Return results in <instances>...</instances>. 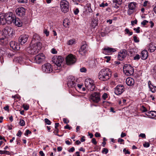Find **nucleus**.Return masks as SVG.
Returning <instances> with one entry per match:
<instances>
[{"label": "nucleus", "instance_id": "f257e3e1", "mask_svg": "<svg viewBox=\"0 0 156 156\" xmlns=\"http://www.w3.org/2000/svg\"><path fill=\"white\" fill-rule=\"evenodd\" d=\"M111 76L110 70L108 68H105L101 69L99 72L98 78L101 80L105 81L109 80Z\"/></svg>", "mask_w": 156, "mask_h": 156}, {"label": "nucleus", "instance_id": "f03ea898", "mask_svg": "<svg viewBox=\"0 0 156 156\" xmlns=\"http://www.w3.org/2000/svg\"><path fill=\"white\" fill-rule=\"evenodd\" d=\"M42 46L41 43L37 42L27 48L28 52L29 54L35 55L37 53L40 51Z\"/></svg>", "mask_w": 156, "mask_h": 156}, {"label": "nucleus", "instance_id": "7ed1b4c3", "mask_svg": "<svg viewBox=\"0 0 156 156\" xmlns=\"http://www.w3.org/2000/svg\"><path fill=\"white\" fill-rule=\"evenodd\" d=\"M63 58L61 56H55L52 58V61L55 63V69L58 72L62 67V64L63 61Z\"/></svg>", "mask_w": 156, "mask_h": 156}, {"label": "nucleus", "instance_id": "20e7f679", "mask_svg": "<svg viewBox=\"0 0 156 156\" xmlns=\"http://www.w3.org/2000/svg\"><path fill=\"white\" fill-rule=\"evenodd\" d=\"M123 70L125 74L128 76L133 75L134 72V69L129 64H126L124 66Z\"/></svg>", "mask_w": 156, "mask_h": 156}, {"label": "nucleus", "instance_id": "39448f33", "mask_svg": "<svg viewBox=\"0 0 156 156\" xmlns=\"http://www.w3.org/2000/svg\"><path fill=\"white\" fill-rule=\"evenodd\" d=\"M85 85L87 89L89 90L93 91L95 88L94 81L90 79L87 78L85 80Z\"/></svg>", "mask_w": 156, "mask_h": 156}, {"label": "nucleus", "instance_id": "423d86ee", "mask_svg": "<svg viewBox=\"0 0 156 156\" xmlns=\"http://www.w3.org/2000/svg\"><path fill=\"white\" fill-rule=\"evenodd\" d=\"M100 94L98 92H94L91 94L89 98L90 101L98 103L101 100Z\"/></svg>", "mask_w": 156, "mask_h": 156}, {"label": "nucleus", "instance_id": "0eeeda50", "mask_svg": "<svg viewBox=\"0 0 156 156\" xmlns=\"http://www.w3.org/2000/svg\"><path fill=\"white\" fill-rule=\"evenodd\" d=\"M60 6L62 11L64 13H66L69 11V4L67 1H61L60 2Z\"/></svg>", "mask_w": 156, "mask_h": 156}, {"label": "nucleus", "instance_id": "6e6552de", "mask_svg": "<svg viewBox=\"0 0 156 156\" xmlns=\"http://www.w3.org/2000/svg\"><path fill=\"white\" fill-rule=\"evenodd\" d=\"M6 23L10 24L13 23L15 16L11 12H9L5 14Z\"/></svg>", "mask_w": 156, "mask_h": 156}, {"label": "nucleus", "instance_id": "1a4fd4ad", "mask_svg": "<svg viewBox=\"0 0 156 156\" xmlns=\"http://www.w3.org/2000/svg\"><path fill=\"white\" fill-rule=\"evenodd\" d=\"M136 5V3L134 2H132L129 4L128 5V9L127 12L129 15H130L134 12Z\"/></svg>", "mask_w": 156, "mask_h": 156}, {"label": "nucleus", "instance_id": "9d476101", "mask_svg": "<svg viewBox=\"0 0 156 156\" xmlns=\"http://www.w3.org/2000/svg\"><path fill=\"white\" fill-rule=\"evenodd\" d=\"M44 55L43 53H40L36 56L34 58L35 62L40 63L44 61L45 59Z\"/></svg>", "mask_w": 156, "mask_h": 156}, {"label": "nucleus", "instance_id": "9b49d317", "mask_svg": "<svg viewBox=\"0 0 156 156\" xmlns=\"http://www.w3.org/2000/svg\"><path fill=\"white\" fill-rule=\"evenodd\" d=\"M42 69L43 72L47 73H50L52 71L51 64L48 63L43 65L42 66Z\"/></svg>", "mask_w": 156, "mask_h": 156}, {"label": "nucleus", "instance_id": "f8f14e48", "mask_svg": "<svg viewBox=\"0 0 156 156\" xmlns=\"http://www.w3.org/2000/svg\"><path fill=\"white\" fill-rule=\"evenodd\" d=\"M76 58L73 55H69L66 58V62L68 65H71L74 63L76 61Z\"/></svg>", "mask_w": 156, "mask_h": 156}, {"label": "nucleus", "instance_id": "ddd939ff", "mask_svg": "<svg viewBox=\"0 0 156 156\" xmlns=\"http://www.w3.org/2000/svg\"><path fill=\"white\" fill-rule=\"evenodd\" d=\"M124 91V87L122 85H118L115 88V93L116 95L121 94Z\"/></svg>", "mask_w": 156, "mask_h": 156}, {"label": "nucleus", "instance_id": "4468645a", "mask_svg": "<svg viewBox=\"0 0 156 156\" xmlns=\"http://www.w3.org/2000/svg\"><path fill=\"white\" fill-rule=\"evenodd\" d=\"M75 79L73 77H71L68 79L67 85L69 87H75L76 89L77 90L76 87V83L74 81Z\"/></svg>", "mask_w": 156, "mask_h": 156}, {"label": "nucleus", "instance_id": "2eb2a0df", "mask_svg": "<svg viewBox=\"0 0 156 156\" xmlns=\"http://www.w3.org/2000/svg\"><path fill=\"white\" fill-rule=\"evenodd\" d=\"M87 45L85 42H83V45L79 50V52L82 55H84L87 52Z\"/></svg>", "mask_w": 156, "mask_h": 156}, {"label": "nucleus", "instance_id": "dca6fc26", "mask_svg": "<svg viewBox=\"0 0 156 156\" xmlns=\"http://www.w3.org/2000/svg\"><path fill=\"white\" fill-rule=\"evenodd\" d=\"M2 30L6 37L7 36H11L13 34V29L10 27H5Z\"/></svg>", "mask_w": 156, "mask_h": 156}, {"label": "nucleus", "instance_id": "f3484780", "mask_svg": "<svg viewBox=\"0 0 156 156\" xmlns=\"http://www.w3.org/2000/svg\"><path fill=\"white\" fill-rule=\"evenodd\" d=\"M28 37V35L23 34L19 37V42L21 45H23L27 42Z\"/></svg>", "mask_w": 156, "mask_h": 156}, {"label": "nucleus", "instance_id": "a211bd4d", "mask_svg": "<svg viewBox=\"0 0 156 156\" xmlns=\"http://www.w3.org/2000/svg\"><path fill=\"white\" fill-rule=\"evenodd\" d=\"M127 51L125 49L120 50L118 55V59L119 60H122L126 56Z\"/></svg>", "mask_w": 156, "mask_h": 156}, {"label": "nucleus", "instance_id": "6ab92c4d", "mask_svg": "<svg viewBox=\"0 0 156 156\" xmlns=\"http://www.w3.org/2000/svg\"><path fill=\"white\" fill-rule=\"evenodd\" d=\"M16 12L18 16L23 17L25 15L26 9L23 7H19L16 9Z\"/></svg>", "mask_w": 156, "mask_h": 156}, {"label": "nucleus", "instance_id": "aec40b11", "mask_svg": "<svg viewBox=\"0 0 156 156\" xmlns=\"http://www.w3.org/2000/svg\"><path fill=\"white\" fill-rule=\"evenodd\" d=\"M116 51L115 48L109 47H105L103 49V53L105 54H111Z\"/></svg>", "mask_w": 156, "mask_h": 156}, {"label": "nucleus", "instance_id": "412c9836", "mask_svg": "<svg viewBox=\"0 0 156 156\" xmlns=\"http://www.w3.org/2000/svg\"><path fill=\"white\" fill-rule=\"evenodd\" d=\"M10 47L14 50H18L20 49V45L15 41H11L9 43Z\"/></svg>", "mask_w": 156, "mask_h": 156}, {"label": "nucleus", "instance_id": "4be33fe9", "mask_svg": "<svg viewBox=\"0 0 156 156\" xmlns=\"http://www.w3.org/2000/svg\"><path fill=\"white\" fill-rule=\"evenodd\" d=\"M148 52L146 50H143L141 53V58L143 60L146 59L148 57Z\"/></svg>", "mask_w": 156, "mask_h": 156}, {"label": "nucleus", "instance_id": "5701e85b", "mask_svg": "<svg viewBox=\"0 0 156 156\" xmlns=\"http://www.w3.org/2000/svg\"><path fill=\"white\" fill-rule=\"evenodd\" d=\"M98 18L94 16L91 22V26L94 28L98 26Z\"/></svg>", "mask_w": 156, "mask_h": 156}, {"label": "nucleus", "instance_id": "b1692460", "mask_svg": "<svg viewBox=\"0 0 156 156\" xmlns=\"http://www.w3.org/2000/svg\"><path fill=\"white\" fill-rule=\"evenodd\" d=\"M126 84L129 86H132L134 85V80L131 78L129 77L126 80Z\"/></svg>", "mask_w": 156, "mask_h": 156}, {"label": "nucleus", "instance_id": "393cba45", "mask_svg": "<svg viewBox=\"0 0 156 156\" xmlns=\"http://www.w3.org/2000/svg\"><path fill=\"white\" fill-rule=\"evenodd\" d=\"M13 23L18 27H20L22 26V23L18 18H15L14 19Z\"/></svg>", "mask_w": 156, "mask_h": 156}, {"label": "nucleus", "instance_id": "a878e982", "mask_svg": "<svg viewBox=\"0 0 156 156\" xmlns=\"http://www.w3.org/2000/svg\"><path fill=\"white\" fill-rule=\"evenodd\" d=\"M6 23L5 14L0 15V24L4 25Z\"/></svg>", "mask_w": 156, "mask_h": 156}, {"label": "nucleus", "instance_id": "bb28decb", "mask_svg": "<svg viewBox=\"0 0 156 156\" xmlns=\"http://www.w3.org/2000/svg\"><path fill=\"white\" fill-rule=\"evenodd\" d=\"M40 39L39 36L37 34H34L32 40V41L35 42L36 41H38Z\"/></svg>", "mask_w": 156, "mask_h": 156}, {"label": "nucleus", "instance_id": "cd10ccee", "mask_svg": "<svg viewBox=\"0 0 156 156\" xmlns=\"http://www.w3.org/2000/svg\"><path fill=\"white\" fill-rule=\"evenodd\" d=\"M6 51V55H7L8 57L10 58L13 56V54L11 53V52H10V51L11 52V51L9 49H7Z\"/></svg>", "mask_w": 156, "mask_h": 156}, {"label": "nucleus", "instance_id": "c85d7f7f", "mask_svg": "<svg viewBox=\"0 0 156 156\" xmlns=\"http://www.w3.org/2000/svg\"><path fill=\"white\" fill-rule=\"evenodd\" d=\"M156 49V47L153 46L152 44H150L149 45V51L151 52H153Z\"/></svg>", "mask_w": 156, "mask_h": 156}, {"label": "nucleus", "instance_id": "c756f323", "mask_svg": "<svg viewBox=\"0 0 156 156\" xmlns=\"http://www.w3.org/2000/svg\"><path fill=\"white\" fill-rule=\"evenodd\" d=\"M6 37L5 35L4 34L3 30L2 31H0V40H3Z\"/></svg>", "mask_w": 156, "mask_h": 156}, {"label": "nucleus", "instance_id": "7c9ffc66", "mask_svg": "<svg viewBox=\"0 0 156 156\" xmlns=\"http://www.w3.org/2000/svg\"><path fill=\"white\" fill-rule=\"evenodd\" d=\"M7 48L0 49V54L4 56L6 55V52Z\"/></svg>", "mask_w": 156, "mask_h": 156}, {"label": "nucleus", "instance_id": "2f4dec72", "mask_svg": "<svg viewBox=\"0 0 156 156\" xmlns=\"http://www.w3.org/2000/svg\"><path fill=\"white\" fill-rule=\"evenodd\" d=\"M150 116H152L153 117L156 116V112L154 111H151L149 113Z\"/></svg>", "mask_w": 156, "mask_h": 156}, {"label": "nucleus", "instance_id": "473e14b6", "mask_svg": "<svg viewBox=\"0 0 156 156\" xmlns=\"http://www.w3.org/2000/svg\"><path fill=\"white\" fill-rule=\"evenodd\" d=\"M75 4L78 5L79 3L82 2L84 0H72Z\"/></svg>", "mask_w": 156, "mask_h": 156}, {"label": "nucleus", "instance_id": "72a5a7b5", "mask_svg": "<svg viewBox=\"0 0 156 156\" xmlns=\"http://www.w3.org/2000/svg\"><path fill=\"white\" fill-rule=\"evenodd\" d=\"M149 89L152 93H154L156 91V86H154L153 85Z\"/></svg>", "mask_w": 156, "mask_h": 156}, {"label": "nucleus", "instance_id": "f704fd0d", "mask_svg": "<svg viewBox=\"0 0 156 156\" xmlns=\"http://www.w3.org/2000/svg\"><path fill=\"white\" fill-rule=\"evenodd\" d=\"M69 23L67 22L66 20H64L63 22V25L66 27H68Z\"/></svg>", "mask_w": 156, "mask_h": 156}, {"label": "nucleus", "instance_id": "c9c22d12", "mask_svg": "<svg viewBox=\"0 0 156 156\" xmlns=\"http://www.w3.org/2000/svg\"><path fill=\"white\" fill-rule=\"evenodd\" d=\"M75 42V40L74 39H71L69 40L68 43V44L69 45H71L74 43Z\"/></svg>", "mask_w": 156, "mask_h": 156}, {"label": "nucleus", "instance_id": "e433bc0d", "mask_svg": "<svg viewBox=\"0 0 156 156\" xmlns=\"http://www.w3.org/2000/svg\"><path fill=\"white\" fill-rule=\"evenodd\" d=\"M19 124L21 126H24L25 124V123L24 120L22 119H20L19 122Z\"/></svg>", "mask_w": 156, "mask_h": 156}, {"label": "nucleus", "instance_id": "4c0bfd02", "mask_svg": "<svg viewBox=\"0 0 156 156\" xmlns=\"http://www.w3.org/2000/svg\"><path fill=\"white\" fill-rule=\"evenodd\" d=\"M108 151V150L106 148H104L102 151V153L103 154H107Z\"/></svg>", "mask_w": 156, "mask_h": 156}, {"label": "nucleus", "instance_id": "58836bf2", "mask_svg": "<svg viewBox=\"0 0 156 156\" xmlns=\"http://www.w3.org/2000/svg\"><path fill=\"white\" fill-rule=\"evenodd\" d=\"M125 31L127 34H129V35H131L133 34V32H130L129 30L127 28H126Z\"/></svg>", "mask_w": 156, "mask_h": 156}, {"label": "nucleus", "instance_id": "ea45409f", "mask_svg": "<svg viewBox=\"0 0 156 156\" xmlns=\"http://www.w3.org/2000/svg\"><path fill=\"white\" fill-rule=\"evenodd\" d=\"M148 23V21L146 20H144L141 23V24L144 26Z\"/></svg>", "mask_w": 156, "mask_h": 156}, {"label": "nucleus", "instance_id": "a19ab883", "mask_svg": "<svg viewBox=\"0 0 156 156\" xmlns=\"http://www.w3.org/2000/svg\"><path fill=\"white\" fill-rule=\"evenodd\" d=\"M44 33L46 34V36H48L49 35V31L47 30L44 29L43 30Z\"/></svg>", "mask_w": 156, "mask_h": 156}, {"label": "nucleus", "instance_id": "79ce46f5", "mask_svg": "<svg viewBox=\"0 0 156 156\" xmlns=\"http://www.w3.org/2000/svg\"><path fill=\"white\" fill-rule=\"evenodd\" d=\"M107 98L108 94L106 93H104L102 96V98L104 100H106Z\"/></svg>", "mask_w": 156, "mask_h": 156}, {"label": "nucleus", "instance_id": "37998d69", "mask_svg": "<svg viewBox=\"0 0 156 156\" xmlns=\"http://www.w3.org/2000/svg\"><path fill=\"white\" fill-rule=\"evenodd\" d=\"M140 27H138L137 28H134L133 30L135 31L136 33H139L140 32Z\"/></svg>", "mask_w": 156, "mask_h": 156}, {"label": "nucleus", "instance_id": "c03bdc74", "mask_svg": "<svg viewBox=\"0 0 156 156\" xmlns=\"http://www.w3.org/2000/svg\"><path fill=\"white\" fill-rule=\"evenodd\" d=\"M58 129H56L53 132V133L55 134V135L59 136H62V135H59L57 133L58 132Z\"/></svg>", "mask_w": 156, "mask_h": 156}, {"label": "nucleus", "instance_id": "a18cd8bd", "mask_svg": "<svg viewBox=\"0 0 156 156\" xmlns=\"http://www.w3.org/2000/svg\"><path fill=\"white\" fill-rule=\"evenodd\" d=\"M45 122L48 125H50L51 124V121L48 119L46 118L44 119Z\"/></svg>", "mask_w": 156, "mask_h": 156}, {"label": "nucleus", "instance_id": "49530a36", "mask_svg": "<svg viewBox=\"0 0 156 156\" xmlns=\"http://www.w3.org/2000/svg\"><path fill=\"white\" fill-rule=\"evenodd\" d=\"M140 56L138 54H136V55L134 57V59L138 60L140 59Z\"/></svg>", "mask_w": 156, "mask_h": 156}, {"label": "nucleus", "instance_id": "de8ad7c7", "mask_svg": "<svg viewBox=\"0 0 156 156\" xmlns=\"http://www.w3.org/2000/svg\"><path fill=\"white\" fill-rule=\"evenodd\" d=\"M122 0H115V2L119 5H121L122 3Z\"/></svg>", "mask_w": 156, "mask_h": 156}, {"label": "nucleus", "instance_id": "09e8293b", "mask_svg": "<svg viewBox=\"0 0 156 156\" xmlns=\"http://www.w3.org/2000/svg\"><path fill=\"white\" fill-rule=\"evenodd\" d=\"M23 107L24 108V109H25L26 110H28L29 108V106L25 104H23Z\"/></svg>", "mask_w": 156, "mask_h": 156}, {"label": "nucleus", "instance_id": "8fccbe9b", "mask_svg": "<svg viewBox=\"0 0 156 156\" xmlns=\"http://www.w3.org/2000/svg\"><path fill=\"white\" fill-rule=\"evenodd\" d=\"M108 5V4L107 3H106L105 4L104 3H102L100 5V7H104L105 6H107Z\"/></svg>", "mask_w": 156, "mask_h": 156}, {"label": "nucleus", "instance_id": "3c124183", "mask_svg": "<svg viewBox=\"0 0 156 156\" xmlns=\"http://www.w3.org/2000/svg\"><path fill=\"white\" fill-rule=\"evenodd\" d=\"M134 41L135 42H138L139 41V40L138 39L137 37L136 36H134L133 37Z\"/></svg>", "mask_w": 156, "mask_h": 156}, {"label": "nucleus", "instance_id": "603ef678", "mask_svg": "<svg viewBox=\"0 0 156 156\" xmlns=\"http://www.w3.org/2000/svg\"><path fill=\"white\" fill-rule=\"evenodd\" d=\"M104 58L107 59L106 61V62H109V61L111 59V57L109 56H106L104 57Z\"/></svg>", "mask_w": 156, "mask_h": 156}, {"label": "nucleus", "instance_id": "864d4df0", "mask_svg": "<svg viewBox=\"0 0 156 156\" xmlns=\"http://www.w3.org/2000/svg\"><path fill=\"white\" fill-rule=\"evenodd\" d=\"M150 144L149 143L145 142L144 144H143V146L144 147H149Z\"/></svg>", "mask_w": 156, "mask_h": 156}, {"label": "nucleus", "instance_id": "5fc2aeb1", "mask_svg": "<svg viewBox=\"0 0 156 156\" xmlns=\"http://www.w3.org/2000/svg\"><path fill=\"white\" fill-rule=\"evenodd\" d=\"M31 132L30 131L29 129H27L26 131V133H25V136H27L29 134L31 133Z\"/></svg>", "mask_w": 156, "mask_h": 156}, {"label": "nucleus", "instance_id": "6e6d98bb", "mask_svg": "<svg viewBox=\"0 0 156 156\" xmlns=\"http://www.w3.org/2000/svg\"><path fill=\"white\" fill-rule=\"evenodd\" d=\"M79 10L78 8H76L75 10L74 11V12L75 14L77 15L78 13L79 12Z\"/></svg>", "mask_w": 156, "mask_h": 156}, {"label": "nucleus", "instance_id": "4d7b16f0", "mask_svg": "<svg viewBox=\"0 0 156 156\" xmlns=\"http://www.w3.org/2000/svg\"><path fill=\"white\" fill-rule=\"evenodd\" d=\"M91 142L94 144L96 145L97 144V142L96 141V139L95 138H93L91 140Z\"/></svg>", "mask_w": 156, "mask_h": 156}, {"label": "nucleus", "instance_id": "13d9d810", "mask_svg": "<svg viewBox=\"0 0 156 156\" xmlns=\"http://www.w3.org/2000/svg\"><path fill=\"white\" fill-rule=\"evenodd\" d=\"M51 53L53 54H55L57 53V51L54 48L51 49Z\"/></svg>", "mask_w": 156, "mask_h": 156}, {"label": "nucleus", "instance_id": "bf43d9fd", "mask_svg": "<svg viewBox=\"0 0 156 156\" xmlns=\"http://www.w3.org/2000/svg\"><path fill=\"white\" fill-rule=\"evenodd\" d=\"M137 21L136 19L134 21H131V23L132 25H134V23L135 24H137Z\"/></svg>", "mask_w": 156, "mask_h": 156}, {"label": "nucleus", "instance_id": "052dcab7", "mask_svg": "<svg viewBox=\"0 0 156 156\" xmlns=\"http://www.w3.org/2000/svg\"><path fill=\"white\" fill-rule=\"evenodd\" d=\"M123 151L124 152H125V154H130V152L129 151H127L126 150V149L125 148L123 149Z\"/></svg>", "mask_w": 156, "mask_h": 156}, {"label": "nucleus", "instance_id": "680f3d73", "mask_svg": "<svg viewBox=\"0 0 156 156\" xmlns=\"http://www.w3.org/2000/svg\"><path fill=\"white\" fill-rule=\"evenodd\" d=\"M27 0H18V2L20 3H26L27 2Z\"/></svg>", "mask_w": 156, "mask_h": 156}, {"label": "nucleus", "instance_id": "e2e57ef3", "mask_svg": "<svg viewBox=\"0 0 156 156\" xmlns=\"http://www.w3.org/2000/svg\"><path fill=\"white\" fill-rule=\"evenodd\" d=\"M139 136L143 138H146V135H145V134L144 133H140L139 135Z\"/></svg>", "mask_w": 156, "mask_h": 156}, {"label": "nucleus", "instance_id": "0e129e2a", "mask_svg": "<svg viewBox=\"0 0 156 156\" xmlns=\"http://www.w3.org/2000/svg\"><path fill=\"white\" fill-rule=\"evenodd\" d=\"M63 122H64V123L66 124H67L69 122V121L68 120H67L65 118H63Z\"/></svg>", "mask_w": 156, "mask_h": 156}, {"label": "nucleus", "instance_id": "69168bd1", "mask_svg": "<svg viewBox=\"0 0 156 156\" xmlns=\"http://www.w3.org/2000/svg\"><path fill=\"white\" fill-rule=\"evenodd\" d=\"M80 71L81 72H85L86 71V69L85 68H82L80 69Z\"/></svg>", "mask_w": 156, "mask_h": 156}, {"label": "nucleus", "instance_id": "338daca9", "mask_svg": "<svg viewBox=\"0 0 156 156\" xmlns=\"http://www.w3.org/2000/svg\"><path fill=\"white\" fill-rule=\"evenodd\" d=\"M22 133L20 130H19L18 132L16 134V135L18 136H20L21 135Z\"/></svg>", "mask_w": 156, "mask_h": 156}, {"label": "nucleus", "instance_id": "774afa93", "mask_svg": "<svg viewBox=\"0 0 156 156\" xmlns=\"http://www.w3.org/2000/svg\"><path fill=\"white\" fill-rule=\"evenodd\" d=\"M75 150V148L73 147H71L70 149L68 150V151L69 152H73Z\"/></svg>", "mask_w": 156, "mask_h": 156}]
</instances>
